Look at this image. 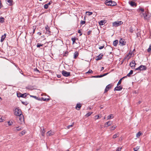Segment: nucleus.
I'll use <instances>...</instances> for the list:
<instances>
[{
    "label": "nucleus",
    "mask_w": 151,
    "mask_h": 151,
    "mask_svg": "<svg viewBox=\"0 0 151 151\" xmlns=\"http://www.w3.org/2000/svg\"><path fill=\"white\" fill-rule=\"evenodd\" d=\"M14 114L15 115L17 116L22 114L21 110L18 107H17L15 109V110L14 111Z\"/></svg>",
    "instance_id": "obj_1"
},
{
    "label": "nucleus",
    "mask_w": 151,
    "mask_h": 151,
    "mask_svg": "<svg viewBox=\"0 0 151 151\" xmlns=\"http://www.w3.org/2000/svg\"><path fill=\"white\" fill-rule=\"evenodd\" d=\"M142 17H143L144 19L145 20H148L150 17V15L146 12L145 13H143L142 15H141Z\"/></svg>",
    "instance_id": "obj_2"
},
{
    "label": "nucleus",
    "mask_w": 151,
    "mask_h": 151,
    "mask_svg": "<svg viewBox=\"0 0 151 151\" xmlns=\"http://www.w3.org/2000/svg\"><path fill=\"white\" fill-rule=\"evenodd\" d=\"M18 116L20 121V122L19 123L21 124H22L23 123H24V117L23 115L22 114Z\"/></svg>",
    "instance_id": "obj_3"
},
{
    "label": "nucleus",
    "mask_w": 151,
    "mask_h": 151,
    "mask_svg": "<svg viewBox=\"0 0 151 151\" xmlns=\"http://www.w3.org/2000/svg\"><path fill=\"white\" fill-rule=\"evenodd\" d=\"M45 31L44 30L45 33L48 35H50L51 32L50 31V29L49 27L47 25L45 27Z\"/></svg>",
    "instance_id": "obj_4"
},
{
    "label": "nucleus",
    "mask_w": 151,
    "mask_h": 151,
    "mask_svg": "<svg viewBox=\"0 0 151 151\" xmlns=\"http://www.w3.org/2000/svg\"><path fill=\"white\" fill-rule=\"evenodd\" d=\"M123 23L121 21H118L114 22L113 23V26L115 27H118Z\"/></svg>",
    "instance_id": "obj_5"
},
{
    "label": "nucleus",
    "mask_w": 151,
    "mask_h": 151,
    "mask_svg": "<svg viewBox=\"0 0 151 151\" xmlns=\"http://www.w3.org/2000/svg\"><path fill=\"white\" fill-rule=\"evenodd\" d=\"M62 75L65 77H68L70 76V72H67L65 70H63L62 71Z\"/></svg>",
    "instance_id": "obj_6"
},
{
    "label": "nucleus",
    "mask_w": 151,
    "mask_h": 151,
    "mask_svg": "<svg viewBox=\"0 0 151 151\" xmlns=\"http://www.w3.org/2000/svg\"><path fill=\"white\" fill-rule=\"evenodd\" d=\"M113 86V85L112 83L109 84L107 85L105 89L104 93H106Z\"/></svg>",
    "instance_id": "obj_7"
},
{
    "label": "nucleus",
    "mask_w": 151,
    "mask_h": 151,
    "mask_svg": "<svg viewBox=\"0 0 151 151\" xmlns=\"http://www.w3.org/2000/svg\"><path fill=\"white\" fill-rule=\"evenodd\" d=\"M23 128L20 126H18L16 127H14L13 128V130L14 131L16 132L17 131H19L22 129Z\"/></svg>",
    "instance_id": "obj_8"
},
{
    "label": "nucleus",
    "mask_w": 151,
    "mask_h": 151,
    "mask_svg": "<svg viewBox=\"0 0 151 151\" xmlns=\"http://www.w3.org/2000/svg\"><path fill=\"white\" fill-rule=\"evenodd\" d=\"M26 93H25L23 94H22L21 93H19V94H17V96L18 97H21L25 98L27 96V95H26Z\"/></svg>",
    "instance_id": "obj_9"
},
{
    "label": "nucleus",
    "mask_w": 151,
    "mask_h": 151,
    "mask_svg": "<svg viewBox=\"0 0 151 151\" xmlns=\"http://www.w3.org/2000/svg\"><path fill=\"white\" fill-rule=\"evenodd\" d=\"M119 42L122 46L125 45L126 43V42L125 41V40L124 39L122 38H121Z\"/></svg>",
    "instance_id": "obj_10"
},
{
    "label": "nucleus",
    "mask_w": 151,
    "mask_h": 151,
    "mask_svg": "<svg viewBox=\"0 0 151 151\" xmlns=\"http://www.w3.org/2000/svg\"><path fill=\"white\" fill-rule=\"evenodd\" d=\"M122 88V87L121 86H117L114 89V91H121Z\"/></svg>",
    "instance_id": "obj_11"
},
{
    "label": "nucleus",
    "mask_w": 151,
    "mask_h": 151,
    "mask_svg": "<svg viewBox=\"0 0 151 151\" xmlns=\"http://www.w3.org/2000/svg\"><path fill=\"white\" fill-rule=\"evenodd\" d=\"M129 3L132 6H135V7H136L137 6V4L135 3L134 2L132 1H129Z\"/></svg>",
    "instance_id": "obj_12"
},
{
    "label": "nucleus",
    "mask_w": 151,
    "mask_h": 151,
    "mask_svg": "<svg viewBox=\"0 0 151 151\" xmlns=\"http://www.w3.org/2000/svg\"><path fill=\"white\" fill-rule=\"evenodd\" d=\"M136 65V63H135L134 60H132L129 64V65L132 68L133 67H135Z\"/></svg>",
    "instance_id": "obj_13"
},
{
    "label": "nucleus",
    "mask_w": 151,
    "mask_h": 151,
    "mask_svg": "<svg viewBox=\"0 0 151 151\" xmlns=\"http://www.w3.org/2000/svg\"><path fill=\"white\" fill-rule=\"evenodd\" d=\"M112 124V122L109 121L105 123L104 124L105 127H107L110 126Z\"/></svg>",
    "instance_id": "obj_14"
},
{
    "label": "nucleus",
    "mask_w": 151,
    "mask_h": 151,
    "mask_svg": "<svg viewBox=\"0 0 151 151\" xmlns=\"http://www.w3.org/2000/svg\"><path fill=\"white\" fill-rule=\"evenodd\" d=\"M9 6H12V5L13 1L12 0H5Z\"/></svg>",
    "instance_id": "obj_15"
},
{
    "label": "nucleus",
    "mask_w": 151,
    "mask_h": 151,
    "mask_svg": "<svg viewBox=\"0 0 151 151\" xmlns=\"http://www.w3.org/2000/svg\"><path fill=\"white\" fill-rule=\"evenodd\" d=\"M50 100V99H49V98L44 99L43 97L39 98L38 99V100H40V101H48L49 100Z\"/></svg>",
    "instance_id": "obj_16"
},
{
    "label": "nucleus",
    "mask_w": 151,
    "mask_h": 151,
    "mask_svg": "<svg viewBox=\"0 0 151 151\" xmlns=\"http://www.w3.org/2000/svg\"><path fill=\"white\" fill-rule=\"evenodd\" d=\"M111 0H106L105 2V4L107 6H111Z\"/></svg>",
    "instance_id": "obj_17"
},
{
    "label": "nucleus",
    "mask_w": 151,
    "mask_h": 151,
    "mask_svg": "<svg viewBox=\"0 0 151 151\" xmlns=\"http://www.w3.org/2000/svg\"><path fill=\"white\" fill-rule=\"evenodd\" d=\"M103 55L102 54H100L97 56V58H96V60H101L102 58Z\"/></svg>",
    "instance_id": "obj_18"
},
{
    "label": "nucleus",
    "mask_w": 151,
    "mask_h": 151,
    "mask_svg": "<svg viewBox=\"0 0 151 151\" xmlns=\"http://www.w3.org/2000/svg\"><path fill=\"white\" fill-rule=\"evenodd\" d=\"M140 66L141 67V71L145 70L147 69V67L145 65H140Z\"/></svg>",
    "instance_id": "obj_19"
},
{
    "label": "nucleus",
    "mask_w": 151,
    "mask_h": 151,
    "mask_svg": "<svg viewBox=\"0 0 151 151\" xmlns=\"http://www.w3.org/2000/svg\"><path fill=\"white\" fill-rule=\"evenodd\" d=\"M81 106V105L80 104H77L76 106V108L77 110H79L80 109Z\"/></svg>",
    "instance_id": "obj_20"
},
{
    "label": "nucleus",
    "mask_w": 151,
    "mask_h": 151,
    "mask_svg": "<svg viewBox=\"0 0 151 151\" xmlns=\"http://www.w3.org/2000/svg\"><path fill=\"white\" fill-rule=\"evenodd\" d=\"M6 34H4V35H2L1 36V42H2L4 40L5 38L6 37Z\"/></svg>",
    "instance_id": "obj_21"
},
{
    "label": "nucleus",
    "mask_w": 151,
    "mask_h": 151,
    "mask_svg": "<svg viewBox=\"0 0 151 151\" xmlns=\"http://www.w3.org/2000/svg\"><path fill=\"white\" fill-rule=\"evenodd\" d=\"M119 41L118 40H114L113 42V45L114 46L116 47Z\"/></svg>",
    "instance_id": "obj_22"
},
{
    "label": "nucleus",
    "mask_w": 151,
    "mask_h": 151,
    "mask_svg": "<svg viewBox=\"0 0 151 151\" xmlns=\"http://www.w3.org/2000/svg\"><path fill=\"white\" fill-rule=\"evenodd\" d=\"M110 5L111 6H116L117 5V4L115 1H112L111 0V4Z\"/></svg>",
    "instance_id": "obj_23"
},
{
    "label": "nucleus",
    "mask_w": 151,
    "mask_h": 151,
    "mask_svg": "<svg viewBox=\"0 0 151 151\" xmlns=\"http://www.w3.org/2000/svg\"><path fill=\"white\" fill-rule=\"evenodd\" d=\"M78 55V53L77 51H76L75 52L74 54V59H76Z\"/></svg>",
    "instance_id": "obj_24"
},
{
    "label": "nucleus",
    "mask_w": 151,
    "mask_h": 151,
    "mask_svg": "<svg viewBox=\"0 0 151 151\" xmlns=\"http://www.w3.org/2000/svg\"><path fill=\"white\" fill-rule=\"evenodd\" d=\"M105 22H106L105 20H101L99 22V24L100 25H104Z\"/></svg>",
    "instance_id": "obj_25"
},
{
    "label": "nucleus",
    "mask_w": 151,
    "mask_h": 151,
    "mask_svg": "<svg viewBox=\"0 0 151 151\" xmlns=\"http://www.w3.org/2000/svg\"><path fill=\"white\" fill-rule=\"evenodd\" d=\"M5 19L4 18L2 17H0V23H3L4 22Z\"/></svg>",
    "instance_id": "obj_26"
},
{
    "label": "nucleus",
    "mask_w": 151,
    "mask_h": 151,
    "mask_svg": "<svg viewBox=\"0 0 151 151\" xmlns=\"http://www.w3.org/2000/svg\"><path fill=\"white\" fill-rule=\"evenodd\" d=\"M41 135L42 136H44L45 135V131L44 128H43L41 130Z\"/></svg>",
    "instance_id": "obj_27"
},
{
    "label": "nucleus",
    "mask_w": 151,
    "mask_h": 151,
    "mask_svg": "<svg viewBox=\"0 0 151 151\" xmlns=\"http://www.w3.org/2000/svg\"><path fill=\"white\" fill-rule=\"evenodd\" d=\"M142 134V132H141L139 131L136 134V137L137 138L139 137Z\"/></svg>",
    "instance_id": "obj_28"
},
{
    "label": "nucleus",
    "mask_w": 151,
    "mask_h": 151,
    "mask_svg": "<svg viewBox=\"0 0 151 151\" xmlns=\"http://www.w3.org/2000/svg\"><path fill=\"white\" fill-rule=\"evenodd\" d=\"M113 114H111L107 116V118L108 119H110L113 118Z\"/></svg>",
    "instance_id": "obj_29"
},
{
    "label": "nucleus",
    "mask_w": 151,
    "mask_h": 151,
    "mask_svg": "<svg viewBox=\"0 0 151 151\" xmlns=\"http://www.w3.org/2000/svg\"><path fill=\"white\" fill-rule=\"evenodd\" d=\"M92 112H88V113H87L85 115V116L87 117L89 116H90L92 114H93Z\"/></svg>",
    "instance_id": "obj_30"
},
{
    "label": "nucleus",
    "mask_w": 151,
    "mask_h": 151,
    "mask_svg": "<svg viewBox=\"0 0 151 151\" xmlns=\"http://www.w3.org/2000/svg\"><path fill=\"white\" fill-rule=\"evenodd\" d=\"M133 70H131L129 73L127 75V76L128 77H130L131 74H132L133 73Z\"/></svg>",
    "instance_id": "obj_31"
},
{
    "label": "nucleus",
    "mask_w": 151,
    "mask_h": 151,
    "mask_svg": "<svg viewBox=\"0 0 151 151\" xmlns=\"http://www.w3.org/2000/svg\"><path fill=\"white\" fill-rule=\"evenodd\" d=\"M25 131L23 130V131H22L20 133L19 136H22V135H24L25 134Z\"/></svg>",
    "instance_id": "obj_32"
},
{
    "label": "nucleus",
    "mask_w": 151,
    "mask_h": 151,
    "mask_svg": "<svg viewBox=\"0 0 151 151\" xmlns=\"http://www.w3.org/2000/svg\"><path fill=\"white\" fill-rule=\"evenodd\" d=\"M76 40V37L72 38H71V40L73 41V44L75 42V41Z\"/></svg>",
    "instance_id": "obj_33"
},
{
    "label": "nucleus",
    "mask_w": 151,
    "mask_h": 151,
    "mask_svg": "<svg viewBox=\"0 0 151 151\" xmlns=\"http://www.w3.org/2000/svg\"><path fill=\"white\" fill-rule=\"evenodd\" d=\"M92 78H101L102 77L101 75H98V76H92Z\"/></svg>",
    "instance_id": "obj_34"
},
{
    "label": "nucleus",
    "mask_w": 151,
    "mask_h": 151,
    "mask_svg": "<svg viewBox=\"0 0 151 151\" xmlns=\"http://www.w3.org/2000/svg\"><path fill=\"white\" fill-rule=\"evenodd\" d=\"M116 125H114L111 127V130L112 131L114 130L116 128Z\"/></svg>",
    "instance_id": "obj_35"
},
{
    "label": "nucleus",
    "mask_w": 151,
    "mask_h": 151,
    "mask_svg": "<svg viewBox=\"0 0 151 151\" xmlns=\"http://www.w3.org/2000/svg\"><path fill=\"white\" fill-rule=\"evenodd\" d=\"M95 120L98 119L99 118H100L101 117V116L100 117V116L99 115H96L95 116Z\"/></svg>",
    "instance_id": "obj_36"
},
{
    "label": "nucleus",
    "mask_w": 151,
    "mask_h": 151,
    "mask_svg": "<svg viewBox=\"0 0 151 151\" xmlns=\"http://www.w3.org/2000/svg\"><path fill=\"white\" fill-rule=\"evenodd\" d=\"M139 148V146H137L135 147L133 149L134 150V151H137Z\"/></svg>",
    "instance_id": "obj_37"
},
{
    "label": "nucleus",
    "mask_w": 151,
    "mask_h": 151,
    "mask_svg": "<svg viewBox=\"0 0 151 151\" xmlns=\"http://www.w3.org/2000/svg\"><path fill=\"white\" fill-rule=\"evenodd\" d=\"M43 45V44H41L39 43H38L37 45V47H40L41 46H42Z\"/></svg>",
    "instance_id": "obj_38"
},
{
    "label": "nucleus",
    "mask_w": 151,
    "mask_h": 151,
    "mask_svg": "<svg viewBox=\"0 0 151 151\" xmlns=\"http://www.w3.org/2000/svg\"><path fill=\"white\" fill-rule=\"evenodd\" d=\"M151 50V44L150 45L149 48L147 49V51L148 52H150Z\"/></svg>",
    "instance_id": "obj_39"
},
{
    "label": "nucleus",
    "mask_w": 151,
    "mask_h": 151,
    "mask_svg": "<svg viewBox=\"0 0 151 151\" xmlns=\"http://www.w3.org/2000/svg\"><path fill=\"white\" fill-rule=\"evenodd\" d=\"M68 51H66L63 54V56H67L68 55Z\"/></svg>",
    "instance_id": "obj_40"
},
{
    "label": "nucleus",
    "mask_w": 151,
    "mask_h": 151,
    "mask_svg": "<svg viewBox=\"0 0 151 151\" xmlns=\"http://www.w3.org/2000/svg\"><path fill=\"white\" fill-rule=\"evenodd\" d=\"M93 73V71L90 69L87 72H86V73Z\"/></svg>",
    "instance_id": "obj_41"
},
{
    "label": "nucleus",
    "mask_w": 151,
    "mask_h": 151,
    "mask_svg": "<svg viewBox=\"0 0 151 151\" xmlns=\"http://www.w3.org/2000/svg\"><path fill=\"white\" fill-rule=\"evenodd\" d=\"M122 80V78H121V79H120L119 80V81H118V82L117 84V86H118L119 85H120L121 84Z\"/></svg>",
    "instance_id": "obj_42"
},
{
    "label": "nucleus",
    "mask_w": 151,
    "mask_h": 151,
    "mask_svg": "<svg viewBox=\"0 0 151 151\" xmlns=\"http://www.w3.org/2000/svg\"><path fill=\"white\" fill-rule=\"evenodd\" d=\"M22 103L23 104L25 105H27L29 103H27V102L26 101H25V102L22 101Z\"/></svg>",
    "instance_id": "obj_43"
},
{
    "label": "nucleus",
    "mask_w": 151,
    "mask_h": 151,
    "mask_svg": "<svg viewBox=\"0 0 151 151\" xmlns=\"http://www.w3.org/2000/svg\"><path fill=\"white\" fill-rule=\"evenodd\" d=\"M118 134H114L113 136V139H115L117 137H118Z\"/></svg>",
    "instance_id": "obj_44"
},
{
    "label": "nucleus",
    "mask_w": 151,
    "mask_h": 151,
    "mask_svg": "<svg viewBox=\"0 0 151 151\" xmlns=\"http://www.w3.org/2000/svg\"><path fill=\"white\" fill-rule=\"evenodd\" d=\"M8 124L9 126H11L12 125L13 122H10L9 121L8 122Z\"/></svg>",
    "instance_id": "obj_45"
},
{
    "label": "nucleus",
    "mask_w": 151,
    "mask_h": 151,
    "mask_svg": "<svg viewBox=\"0 0 151 151\" xmlns=\"http://www.w3.org/2000/svg\"><path fill=\"white\" fill-rule=\"evenodd\" d=\"M48 7V6L47 4H45L44 5V8L45 9H47Z\"/></svg>",
    "instance_id": "obj_46"
},
{
    "label": "nucleus",
    "mask_w": 151,
    "mask_h": 151,
    "mask_svg": "<svg viewBox=\"0 0 151 151\" xmlns=\"http://www.w3.org/2000/svg\"><path fill=\"white\" fill-rule=\"evenodd\" d=\"M86 23V21H83V20H81V21L80 24L81 25H83L84 24H85Z\"/></svg>",
    "instance_id": "obj_47"
},
{
    "label": "nucleus",
    "mask_w": 151,
    "mask_h": 151,
    "mask_svg": "<svg viewBox=\"0 0 151 151\" xmlns=\"http://www.w3.org/2000/svg\"><path fill=\"white\" fill-rule=\"evenodd\" d=\"M47 134H48V135L49 136H50V135H52L53 134L52 132H51L50 131L49 132H47Z\"/></svg>",
    "instance_id": "obj_48"
},
{
    "label": "nucleus",
    "mask_w": 151,
    "mask_h": 151,
    "mask_svg": "<svg viewBox=\"0 0 151 151\" xmlns=\"http://www.w3.org/2000/svg\"><path fill=\"white\" fill-rule=\"evenodd\" d=\"M133 29L132 27H130L129 29V32L131 33H132L133 32Z\"/></svg>",
    "instance_id": "obj_49"
},
{
    "label": "nucleus",
    "mask_w": 151,
    "mask_h": 151,
    "mask_svg": "<svg viewBox=\"0 0 151 151\" xmlns=\"http://www.w3.org/2000/svg\"><path fill=\"white\" fill-rule=\"evenodd\" d=\"M141 66H140L138 67V68H136V69H135V70H139V71H141Z\"/></svg>",
    "instance_id": "obj_50"
},
{
    "label": "nucleus",
    "mask_w": 151,
    "mask_h": 151,
    "mask_svg": "<svg viewBox=\"0 0 151 151\" xmlns=\"http://www.w3.org/2000/svg\"><path fill=\"white\" fill-rule=\"evenodd\" d=\"M30 96L31 97H33V98H35V99H37L38 100V99H39V98L37 97L36 96Z\"/></svg>",
    "instance_id": "obj_51"
},
{
    "label": "nucleus",
    "mask_w": 151,
    "mask_h": 151,
    "mask_svg": "<svg viewBox=\"0 0 151 151\" xmlns=\"http://www.w3.org/2000/svg\"><path fill=\"white\" fill-rule=\"evenodd\" d=\"M73 124H74L73 123V124L68 125L67 127V128L68 129H69L70 127H73Z\"/></svg>",
    "instance_id": "obj_52"
},
{
    "label": "nucleus",
    "mask_w": 151,
    "mask_h": 151,
    "mask_svg": "<svg viewBox=\"0 0 151 151\" xmlns=\"http://www.w3.org/2000/svg\"><path fill=\"white\" fill-rule=\"evenodd\" d=\"M139 9L142 12H143L144 11V9L142 8Z\"/></svg>",
    "instance_id": "obj_53"
},
{
    "label": "nucleus",
    "mask_w": 151,
    "mask_h": 151,
    "mask_svg": "<svg viewBox=\"0 0 151 151\" xmlns=\"http://www.w3.org/2000/svg\"><path fill=\"white\" fill-rule=\"evenodd\" d=\"M109 73H105L103 75H101V76H102V77L107 75L108 74H109Z\"/></svg>",
    "instance_id": "obj_54"
},
{
    "label": "nucleus",
    "mask_w": 151,
    "mask_h": 151,
    "mask_svg": "<svg viewBox=\"0 0 151 151\" xmlns=\"http://www.w3.org/2000/svg\"><path fill=\"white\" fill-rule=\"evenodd\" d=\"M122 148V147H118V148L116 149V151H121V149Z\"/></svg>",
    "instance_id": "obj_55"
},
{
    "label": "nucleus",
    "mask_w": 151,
    "mask_h": 151,
    "mask_svg": "<svg viewBox=\"0 0 151 151\" xmlns=\"http://www.w3.org/2000/svg\"><path fill=\"white\" fill-rule=\"evenodd\" d=\"M86 13H88V15H92L93 14V13L91 12H87Z\"/></svg>",
    "instance_id": "obj_56"
},
{
    "label": "nucleus",
    "mask_w": 151,
    "mask_h": 151,
    "mask_svg": "<svg viewBox=\"0 0 151 151\" xmlns=\"http://www.w3.org/2000/svg\"><path fill=\"white\" fill-rule=\"evenodd\" d=\"M104 45L101 46L99 47V49L100 50H101L104 48Z\"/></svg>",
    "instance_id": "obj_57"
},
{
    "label": "nucleus",
    "mask_w": 151,
    "mask_h": 151,
    "mask_svg": "<svg viewBox=\"0 0 151 151\" xmlns=\"http://www.w3.org/2000/svg\"><path fill=\"white\" fill-rule=\"evenodd\" d=\"M91 33V31L89 30L87 32V34L88 35H89Z\"/></svg>",
    "instance_id": "obj_58"
},
{
    "label": "nucleus",
    "mask_w": 151,
    "mask_h": 151,
    "mask_svg": "<svg viewBox=\"0 0 151 151\" xmlns=\"http://www.w3.org/2000/svg\"><path fill=\"white\" fill-rule=\"evenodd\" d=\"M78 32L80 34V35L81 36L82 35V33H81V31L80 30H79L78 31Z\"/></svg>",
    "instance_id": "obj_59"
},
{
    "label": "nucleus",
    "mask_w": 151,
    "mask_h": 151,
    "mask_svg": "<svg viewBox=\"0 0 151 151\" xmlns=\"http://www.w3.org/2000/svg\"><path fill=\"white\" fill-rule=\"evenodd\" d=\"M52 1H50L47 4L48 6L49 5H50L51 4H52Z\"/></svg>",
    "instance_id": "obj_60"
},
{
    "label": "nucleus",
    "mask_w": 151,
    "mask_h": 151,
    "mask_svg": "<svg viewBox=\"0 0 151 151\" xmlns=\"http://www.w3.org/2000/svg\"><path fill=\"white\" fill-rule=\"evenodd\" d=\"M35 28H34V26H33V34L34 33H35Z\"/></svg>",
    "instance_id": "obj_61"
},
{
    "label": "nucleus",
    "mask_w": 151,
    "mask_h": 151,
    "mask_svg": "<svg viewBox=\"0 0 151 151\" xmlns=\"http://www.w3.org/2000/svg\"><path fill=\"white\" fill-rule=\"evenodd\" d=\"M34 70L35 71H37L38 72H39V71L38 70L37 68H35L34 69Z\"/></svg>",
    "instance_id": "obj_62"
},
{
    "label": "nucleus",
    "mask_w": 151,
    "mask_h": 151,
    "mask_svg": "<svg viewBox=\"0 0 151 151\" xmlns=\"http://www.w3.org/2000/svg\"><path fill=\"white\" fill-rule=\"evenodd\" d=\"M61 75H57V77L58 78H60L61 77Z\"/></svg>",
    "instance_id": "obj_63"
},
{
    "label": "nucleus",
    "mask_w": 151,
    "mask_h": 151,
    "mask_svg": "<svg viewBox=\"0 0 151 151\" xmlns=\"http://www.w3.org/2000/svg\"><path fill=\"white\" fill-rule=\"evenodd\" d=\"M4 121L3 119H2L1 118L0 119V123L3 122Z\"/></svg>",
    "instance_id": "obj_64"
}]
</instances>
